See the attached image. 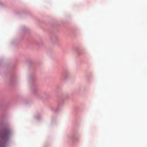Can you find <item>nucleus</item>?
Wrapping results in <instances>:
<instances>
[{"label": "nucleus", "mask_w": 147, "mask_h": 147, "mask_svg": "<svg viewBox=\"0 0 147 147\" xmlns=\"http://www.w3.org/2000/svg\"><path fill=\"white\" fill-rule=\"evenodd\" d=\"M1 138L4 140H7L8 138V134L7 133H5L1 136Z\"/></svg>", "instance_id": "f257e3e1"}, {"label": "nucleus", "mask_w": 147, "mask_h": 147, "mask_svg": "<svg viewBox=\"0 0 147 147\" xmlns=\"http://www.w3.org/2000/svg\"><path fill=\"white\" fill-rule=\"evenodd\" d=\"M0 147H4V146L2 145H0Z\"/></svg>", "instance_id": "f03ea898"}]
</instances>
